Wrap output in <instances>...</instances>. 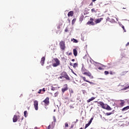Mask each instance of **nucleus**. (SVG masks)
Returning <instances> with one entry per match:
<instances>
[{
	"mask_svg": "<svg viewBox=\"0 0 129 129\" xmlns=\"http://www.w3.org/2000/svg\"><path fill=\"white\" fill-rule=\"evenodd\" d=\"M129 46V42H128L126 44V46Z\"/></svg>",
	"mask_w": 129,
	"mask_h": 129,
	"instance_id": "49530a36",
	"label": "nucleus"
},
{
	"mask_svg": "<svg viewBox=\"0 0 129 129\" xmlns=\"http://www.w3.org/2000/svg\"><path fill=\"white\" fill-rule=\"evenodd\" d=\"M65 32H68V30L67 29H66L64 30Z\"/></svg>",
	"mask_w": 129,
	"mask_h": 129,
	"instance_id": "8fccbe9b",
	"label": "nucleus"
},
{
	"mask_svg": "<svg viewBox=\"0 0 129 129\" xmlns=\"http://www.w3.org/2000/svg\"><path fill=\"white\" fill-rule=\"evenodd\" d=\"M51 90H52V91H55V88L54 87L51 88Z\"/></svg>",
	"mask_w": 129,
	"mask_h": 129,
	"instance_id": "a19ab883",
	"label": "nucleus"
},
{
	"mask_svg": "<svg viewBox=\"0 0 129 129\" xmlns=\"http://www.w3.org/2000/svg\"><path fill=\"white\" fill-rule=\"evenodd\" d=\"M90 125V124L89 123L86 124L85 128H87Z\"/></svg>",
	"mask_w": 129,
	"mask_h": 129,
	"instance_id": "c85d7f7f",
	"label": "nucleus"
},
{
	"mask_svg": "<svg viewBox=\"0 0 129 129\" xmlns=\"http://www.w3.org/2000/svg\"><path fill=\"white\" fill-rule=\"evenodd\" d=\"M70 108H71V109H72V108H74V106H73V105H70Z\"/></svg>",
	"mask_w": 129,
	"mask_h": 129,
	"instance_id": "ea45409f",
	"label": "nucleus"
},
{
	"mask_svg": "<svg viewBox=\"0 0 129 129\" xmlns=\"http://www.w3.org/2000/svg\"><path fill=\"white\" fill-rule=\"evenodd\" d=\"M103 20V18L97 19L95 21V24H99V23H100V22H101Z\"/></svg>",
	"mask_w": 129,
	"mask_h": 129,
	"instance_id": "9d476101",
	"label": "nucleus"
},
{
	"mask_svg": "<svg viewBox=\"0 0 129 129\" xmlns=\"http://www.w3.org/2000/svg\"><path fill=\"white\" fill-rule=\"evenodd\" d=\"M75 22H76V19L74 18L72 21V25H74V24H75Z\"/></svg>",
	"mask_w": 129,
	"mask_h": 129,
	"instance_id": "5701e85b",
	"label": "nucleus"
},
{
	"mask_svg": "<svg viewBox=\"0 0 129 129\" xmlns=\"http://www.w3.org/2000/svg\"><path fill=\"white\" fill-rule=\"evenodd\" d=\"M78 64L77 63H74L73 64V67L74 68H76L77 66H78Z\"/></svg>",
	"mask_w": 129,
	"mask_h": 129,
	"instance_id": "473e14b6",
	"label": "nucleus"
},
{
	"mask_svg": "<svg viewBox=\"0 0 129 129\" xmlns=\"http://www.w3.org/2000/svg\"><path fill=\"white\" fill-rule=\"evenodd\" d=\"M84 19V16H81L80 17V21L81 22H82V21H83Z\"/></svg>",
	"mask_w": 129,
	"mask_h": 129,
	"instance_id": "393cba45",
	"label": "nucleus"
},
{
	"mask_svg": "<svg viewBox=\"0 0 129 129\" xmlns=\"http://www.w3.org/2000/svg\"><path fill=\"white\" fill-rule=\"evenodd\" d=\"M92 2L94 3V2H96V0H92Z\"/></svg>",
	"mask_w": 129,
	"mask_h": 129,
	"instance_id": "864d4df0",
	"label": "nucleus"
},
{
	"mask_svg": "<svg viewBox=\"0 0 129 129\" xmlns=\"http://www.w3.org/2000/svg\"><path fill=\"white\" fill-rule=\"evenodd\" d=\"M47 69H49V67H46Z\"/></svg>",
	"mask_w": 129,
	"mask_h": 129,
	"instance_id": "6e6d98bb",
	"label": "nucleus"
},
{
	"mask_svg": "<svg viewBox=\"0 0 129 129\" xmlns=\"http://www.w3.org/2000/svg\"><path fill=\"white\" fill-rule=\"evenodd\" d=\"M93 120V117H92L91 119H90V121H89V123L90 124H91V122H92V121Z\"/></svg>",
	"mask_w": 129,
	"mask_h": 129,
	"instance_id": "cd10ccee",
	"label": "nucleus"
},
{
	"mask_svg": "<svg viewBox=\"0 0 129 129\" xmlns=\"http://www.w3.org/2000/svg\"><path fill=\"white\" fill-rule=\"evenodd\" d=\"M38 105H39V103L38 102V101L35 100L34 101V108L35 109V110H38Z\"/></svg>",
	"mask_w": 129,
	"mask_h": 129,
	"instance_id": "6e6552de",
	"label": "nucleus"
},
{
	"mask_svg": "<svg viewBox=\"0 0 129 129\" xmlns=\"http://www.w3.org/2000/svg\"><path fill=\"white\" fill-rule=\"evenodd\" d=\"M98 70H103V68H102V67H99L98 68Z\"/></svg>",
	"mask_w": 129,
	"mask_h": 129,
	"instance_id": "58836bf2",
	"label": "nucleus"
},
{
	"mask_svg": "<svg viewBox=\"0 0 129 129\" xmlns=\"http://www.w3.org/2000/svg\"><path fill=\"white\" fill-rule=\"evenodd\" d=\"M72 61L73 62H74V61H75V59H72Z\"/></svg>",
	"mask_w": 129,
	"mask_h": 129,
	"instance_id": "3c124183",
	"label": "nucleus"
},
{
	"mask_svg": "<svg viewBox=\"0 0 129 129\" xmlns=\"http://www.w3.org/2000/svg\"><path fill=\"white\" fill-rule=\"evenodd\" d=\"M68 126H69V125H68V123L66 122L65 123V126H64L65 128L68 127Z\"/></svg>",
	"mask_w": 129,
	"mask_h": 129,
	"instance_id": "7c9ffc66",
	"label": "nucleus"
},
{
	"mask_svg": "<svg viewBox=\"0 0 129 129\" xmlns=\"http://www.w3.org/2000/svg\"><path fill=\"white\" fill-rule=\"evenodd\" d=\"M109 73L110 75H114L115 74V72H112V71H110Z\"/></svg>",
	"mask_w": 129,
	"mask_h": 129,
	"instance_id": "a878e982",
	"label": "nucleus"
},
{
	"mask_svg": "<svg viewBox=\"0 0 129 129\" xmlns=\"http://www.w3.org/2000/svg\"><path fill=\"white\" fill-rule=\"evenodd\" d=\"M94 99H95V98H94V97H92L91 98L89 99L87 101L88 103H89V102H90L91 101H92V100H94Z\"/></svg>",
	"mask_w": 129,
	"mask_h": 129,
	"instance_id": "a211bd4d",
	"label": "nucleus"
},
{
	"mask_svg": "<svg viewBox=\"0 0 129 129\" xmlns=\"http://www.w3.org/2000/svg\"><path fill=\"white\" fill-rule=\"evenodd\" d=\"M84 75H86V76H88L91 79H93V76L91 74V73L89 71H87L84 74Z\"/></svg>",
	"mask_w": 129,
	"mask_h": 129,
	"instance_id": "39448f33",
	"label": "nucleus"
},
{
	"mask_svg": "<svg viewBox=\"0 0 129 129\" xmlns=\"http://www.w3.org/2000/svg\"><path fill=\"white\" fill-rule=\"evenodd\" d=\"M28 109H29V108H28Z\"/></svg>",
	"mask_w": 129,
	"mask_h": 129,
	"instance_id": "13d9d810",
	"label": "nucleus"
},
{
	"mask_svg": "<svg viewBox=\"0 0 129 129\" xmlns=\"http://www.w3.org/2000/svg\"><path fill=\"white\" fill-rule=\"evenodd\" d=\"M122 29H123L124 32H126V30H125V29L124 28V26H122Z\"/></svg>",
	"mask_w": 129,
	"mask_h": 129,
	"instance_id": "4c0bfd02",
	"label": "nucleus"
},
{
	"mask_svg": "<svg viewBox=\"0 0 129 129\" xmlns=\"http://www.w3.org/2000/svg\"><path fill=\"white\" fill-rule=\"evenodd\" d=\"M71 55H72V52H70L69 53V56H71Z\"/></svg>",
	"mask_w": 129,
	"mask_h": 129,
	"instance_id": "c03bdc74",
	"label": "nucleus"
},
{
	"mask_svg": "<svg viewBox=\"0 0 129 129\" xmlns=\"http://www.w3.org/2000/svg\"><path fill=\"white\" fill-rule=\"evenodd\" d=\"M72 64H73V63L71 62V63H70V66H72V65H73Z\"/></svg>",
	"mask_w": 129,
	"mask_h": 129,
	"instance_id": "5fc2aeb1",
	"label": "nucleus"
},
{
	"mask_svg": "<svg viewBox=\"0 0 129 129\" xmlns=\"http://www.w3.org/2000/svg\"><path fill=\"white\" fill-rule=\"evenodd\" d=\"M59 47L60 49L64 51L65 50L66 47L65 46V41L61 40L59 42Z\"/></svg>",
	"mask_w": 129,
	"mask_h": 129,
	"instance_id": "f257e3e1",
	"label": "nucleus"
},
{
	"mask_svg": "<svg viewBox=\"0 0 129 129\" xmlns=\"http://www.w3.org/2000/svg\"><path fill=\"white\" fill-rule=\"evenodd\" d=\"M105 109L106 110H111L112 109L111 108V107H110V106H109V105L107 104Z\"/></svg>",
	"mask_w": 129,
	"mask_h": 129,
	"instance_id": "6ab92c4d",
	"label": "nucleus"
},
{
	"mask_svg": "<svg viewBox=\"0 0 129 129\" xmlns=\"http://www.w3.org/2000/svg\"><path fill=\"white\" fill-rule=\"evenodd\" d=\"M53 119L54 122H56V117H55V116H53Z\"/></svg>",
	"mask_w": 129,
	"mask_h": 129,
	"instance_id": "c9c22d12",
	"label": "nucleus"
},
{
	"mask_svg": "<svg viewBox=\"0 0 129 129\" xmlns=\"http://www.w3.org/2000/svg\"><path fill=\"white\" fill-rule=\"evenodd\" d=\"M73 53H74V56H77V54H78L77 50H76L75 49H73Z\"/></svg>",
	"mask_w": 129,
	"mask_h": 129,
	"instance_id": "aec40b11",
	"label": "nucleus"
},
{
	"mask_svg": "<svg viewBox=\"0 0 129 129\" xmlns=\"http://www.w3.org/2000/svg\"><path fill=\"white\" fill-rule=\"evenodd\" d=\"M45 56H43L41 58L40 63L42 66H43L44 64H45Z\"/></svg>",
	"mask_w": 129,
	"mask_h": 129,
	"instance_id": "f8f14e48",
	"label": "nucleus"
},
{
	"mask_svg": "<svg viewBox=\"0 0 129 129\" xmlns=\"http://www.w3.org/2000/svg\"><path fill=\"white\" fill-rule=\"evenodd\" d=\"M90 6H93V3L92 2V3L90 4Z\"/></svg>",
	"mask_w": 129,
	"mask_h": 129,
	"instance_id": "09e8293b",
	"label": "nucleus"
},
{
	"mask_svg": "<svg viewBox=\"0 0 129 129\" xmlns=\"http://www.w3.org/2000/svg\"><path fill=\"white\" fill-rule=\"evenodd\" d=\"M120 27H121V28H122V26H123V25H122V24H120Z\"/></svg>",
	"mask_w": 129,
	"mask_h": 129,
	"instance_id": "603ef678",
	"label": "nucleus"
},
{
	"mask_svg": "<svg viewBox=\"0 0 129 129\" xmlns=\"http://www.w3.org/2000/svg\"><path fill=\"white\" fill-rule=\"evenodd\" d=\"M97 11L95 10V9L93 8L91 9V13H97Z\"/></svg>",
	"mask_w": 129,
	"mask_h": 129,
	"instance_id": "4be33fe9",
	"label": "nucleus"
},
{
	"mask_svg": "<svg viewBox=\"0 0 129 129\" xmlns=\"http://www.w3.org/2000/svg\"><path fill=\"white\" fill-rule=\"evenodd\" d=\"M73 40H74V43H78V40H77V39H73Z\"/></svg>",
	"mask_w": 129,
	"mask_h": 129,
	"instance_id": "f704fd0d",
	"label": "nucleus"
},
{
	"mask_svg": "<svg viewBox=\"0 0 129 129\" xmlns=\"http://www.w3.org/2000/svg\"><path fill=\"white\" fill-rule=\"evenodd\" d=\"M53 60L55 63L52 64L53 67H57L60 65V60H58L57 58H53Z\"/></svg>",
	"mask_w": 129,
	"mask_h": 129,
	"instance_id": "f03ea898",
	"label": "nucleus"
},
{
	"mask_svg": "<svg viewBox=\"0 0 129 129\" xmlns=\"http://www.w3.org/2000/svg\"><path fill=\"white\" fill-rule=\"evenodd\" d=\"M81 78H82V79L85 81V82H88V83H90L91 84V82L86 80V78L85 77L81 76Z\"/></svg>",
	"mask_w": 129,
	"mask_h": 129,
	"instance_id": "4468645a",
	"label": "nucleus"
},
{
	"mask_svg": "<svg viewBox=\"0 0 129 129\" xmlns=\"http://www.w3.org/2000/svg\"><path fill=\"white\" fill-rule=\"evenodd\" d=\"M59 94L58 92H56V93H54V97H57L58 96V95Z\"/></svg>",
	"mask_w": 129,
	"mask_h": 129,
	"instance_id": "bb28decb",
	"label": "nucleus"
},
{
	"mask_svg": "<svg viewBox=\"0 0 129 129\" xmlns=\"http://www.w3.org/2000/svg\"><path fill=\"white\" fill-rule=\"evenodd\" d=\"M73 127H74V125L72 124L71 126V128H73Z\"/></svg>",
	"mask_w": 129,
	"mask_h": 129,
	"instance_id": "37998d69",
	"label": "nucleus"
},
{
	"mask_svg": "<svg viewBox=\"0 0 129 129\" xmlns=\"http://www.w3.org/2000/svg\"><path fill=\"white\" fill-rule=\"evenodd\" d=\"M104 74H105V75H108V74H109V72H108V71H105L104 72Z\"/></svg>",
	"mask_w": 129,
	"mask_h": 129,
	"instance_id": "c756f323",
	"label": "nucleus"
},
{
	"mask_svg": "<svg viewBox=\"0 0 129 129\" xmlns=\"http://www.w3.org/2000/svg\"><path fill=\"white\" fill-rule=\"evenodd\" d=\"M123 9H125V8H123Z\"/></svg>",
	"mask_w": 129,
	"mask_h": 129,
	"instance_id": "4d7b16f0",
	"label": "nucleus"
},
{
	"mask_svg": "<svg viewBox=\"0 0 129 129\" xmlns=\"http://www.w3.org/2000/svg\"><path fill=\"white\" fill-rule=\"evenodd\" d=\"M120 103H119V105L121 107H122V106H124V103H125V101L123 100H120Z\"/></svg>",
	"mask_w": 129,
	"mask_h": 129,
	"instance_id": "9b49d317",
	"label": "nucleus"
},
{
	"mask_svg": "<svg viewBox=\"0 0 129 129\" xmlns=\"http://www.w3.org/2000/svg\"><path fill=\"white\" fill-rule=\"evenodd\" d=\"M42 91H43L44 92H45V91H46V90H45V88L42 89Z\"/></svg>",
	"mask_w": 129,
	"mask_h": 129,
	"instance_id": "a18cd8bd",
	"label": "nucleus"
},
{
	"mask_svg": "<svg viewBox=\"0 0 129 129\" xmlns=\"http://www.w3.org/2000/svg\"><path fill=\"white\" fill-rule=\"evenodd\" d=\"M74 92L73 91V90H70V93L71 95L73 94V93H74Z\"/></svg>",
	"mask_w": 129,
	"mask_h": 129,
	"instance_id": "e433bc0d",
	"label": "nucleus"
},
{
	"mask_svg": "<svg viewBox=\"0 0 129 129\" xmlns=\"http://www.w3.org/2000/svg\"><path fill=\"white\" fill-rule=\"evenodd\" d=\"M74 15V12L73 11H70L68 14V16L69 17H73Z\"/></svg>",
	"mask_w": 129,
	"mask_h": 129,
	"instance_id": "2eb2a0df",
	"label": "nucleus"
},
{
	"mask_svg": "<svg viewBox=\"0 0 129 129\" xmlns=\"http://www.w3.org/2000/svg\"><path fill=\"white\" fill-rule=\"evenodd\" d=\"M59 78L60 79H62V78H63V77L61 75H60V76L59 77Z\"/></svg>",
	"mask_w": 129,
	"mask_h": 129,
	"instance_id": "de8ad7c7",
	"label": "nucleus"
},
{
	"mask_svg": "<svg viewBox=\"0 0 129 129\" xmlns=\"http://www.w3.org/2000/svg\"><path fill=\"white\" fill-rule=\"evenodd\" d=\"M41 92H42V89L39 90V91L38 92V93L40 94L41 93Z\"/></svg>",
	"mask_w": 129,
	"mask_h": 129,
	"instance_id": "79ce46f5",
	"label": "nucleus"
},
{
	"mask_svg": "<svg viewBox=\"0 0 129 129\" xmlns=\"http://www.w3.org/2000/svg\"><path fill=\"white\" fill-rule=\"evenodd\" d=\"M90 21H88L87 22V25H91L92 26H94L95 25V24H94V22H93V21H94L93 18H90Z\"/></svg>",
	"mask_w": 129,
	"mask_h": 129,
	"instance_id": "423d86ee",
	"label": "nucleus"
},
{
	"mask_svg": "<svg viewBox=\"0 0 129 129\" xmlns=\"http://www.w3.org/2000/svg\"><path fill=\"white\" fill-rule=\"evenodd\" d=\"M61 26H62V24L59 25L57 26V29H58V31H61Z\"/></svg>",
	"mask_w": 129,
	"mask_h": 129,
	"instance_id": "412c9836",
	"label": "nucleus"
},
{
	"mask_svg": "<svg viewBox=\"0 0 129 129\" xmlns=\"http://www.w3.org/2000/svg\"><path fill=\"white\" fill-rule=\"evenodd\" d=\"M90 62L91 64H93V62H94L93 59H92V58H90Z\"/></svg>",
	"mask_w": 129,
	"mask_h": 129,
	"instance_id": "2f4dec72",
	"label": "nucleus"
},
{
	"mask_svg": "<svg viewBox=\"0 0 129 129\" xmlns=\"http://www.w3.org/2000/svg\"><path fill=\"white\" fill-rule=\"evenodd\" d=\"M27 113H28V112H27V111H25L24 112V115L25 117H27Z\"/></svg>",
	"mask_w": 129,
	"mask_h": 129,
	"instance_id": "b1692460",
	"label": "nucleus"
},
{
	"mask_svg": "<svg viewBox=\"0 0 129 129\" xmlns=\"http://www.w3.org/2000/svg\"><path fill=\"white\" fill-rule=\"evenodd\" d=\"M63 88H62L61 89V91L62 92V93H64V92H65V91H67V90H68V86L67 85V84H65L63 86Z\"/></svg>",
	"mask_w": 129,
	"mask_h": 129,
	"instance_id": "1a4fd4ad",
	"label": "nucleus"
},
{
	"mask_svg": "<svg viewBox=\"0 0 129 129\" xmlns=\"http://www.w3.org/2000/svg\"><path fill=\"white\" fill-rule=\"evenodd\" d=\"M87 71H88V70H87L86 69H85V68H84V67H83L82 68L81 72H82V74L84 75Z\"/></svg>",
	"mask_w": 129,
	"mask_h": 129,
	"instance_id": "ddd939ff",
	"label": "nucleus"
},
{
	"mask_svg": "<svg viewBox=\"0 0 129 129\" xmlns=\"http://www.w3.org/2000/svg\"><path fill=\"white\" fill-rule=\"evenodd\" d=\"M13 122H17L18 121V117L17 115H14L13 118Z\"/></svg>",
	"mask_w": 129,
	"mask_h": 129,
	"instance_id": "dca6fc26",
	"label": "nucleus"
},
{
	"mask_svg": "<svg viewBox=\"0 0 129 129\" xmlns=\"http://www.w3.org/2000/svg\"><path fill=\"white\" fill-rule=\"evenodd\" d=\"M98 104H99L100 105H101V106L102 107V108H103L104 109H105L107 104H104L103 103V102H98Z\"/></svg>",
	"mask_w": 129,
	"mask_h": 129,
	"instance_id": "0eeeda50",
	"label": "nucleus"
},
{
	"mask_svg": "<svg viewBox=\"0 0 129 129\" xmlns=\"http://www.w3.org/2000/svg\"><path fill=\"white\" fill-rule=\"evenodd\" d=\"M128 109H129V106H127L123 108L122 109V111H125V110H127Z\"/></svg>",
	"mask_w": 129,
	"mask_h": 129,
	"instance_id": "f3484780",
	"label": "nucleus"
},
{
	"mask_svg": "<svg viewBox=\"0 0 129 129\" xmlns=\"http://www.w3.org/2000/svg\"><path fill=\"white\" fill-rule=\"evenodd\" d=\"M111 114H112V112H107V113H106V115H111Z\"/></svg>",
	"mask_w": 129,
	"mask_h": 129,
	"instance_id": "72a5a7b5",
	"label": "nucleus"
},
{
	"mask_svg": "<svg viewBox=\"0 0 129 129\" xmlns=\"http://www.w3.org/2000/svg\"><path fill=\"white\" fill-rule=\"evenodd\" d=\"M49 99L50 98H49V97H47L45 98V100L43 101V102H44V103L45 106H48V105L50 104V101H49Z\"/></svg>",
	"mask_w": 129,
	"mask_h": 129,
	"instance_id": "20e7f679",
	"label": "nucleus"
},
{
	"mask_svg": "<svg viewBox=\"0 0 129 129\" xmlns=\"http://www.w3.org/2000/svg\"><path fill=\"white\" fill-rule=\"evenodd\" d=\"M60 75L62 76L63 78H66L67 80H70V78H69V76L67 75L66 72H63L61 73Z\"/></svg>",
	"mask_w": 129,
	"mask_h": 129,
	"instance_id": "7ed1b4c3",
	"label": "nucleus"
}]
</instances>
